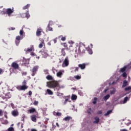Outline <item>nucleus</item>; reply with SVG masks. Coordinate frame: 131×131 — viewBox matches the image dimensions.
<instances>
[{"label": "nucleus", "instance_id": "nucleus-1", "mask_svg": "<svg viewBox=\"0 0 131 131\" xmlns=\"http://www.w3.org/2000/svg\"><path fill=\"white\" fill-rule=\"evenodd\" d=\"M47 86L50 89H54L56 91L60 90V84L57 80H53L47 82Z\"/></svg>", "mask_w": 131, "mask_h": 131}, {"label": "nucleus", "instance_id": "nucleus-2", "mask_svg": "<svg viewBox=\"0 0 131 131\" xmlns=\"http://www.w3.org/2000/svg\"><path fill=\"white\" fill-rule=\"evenodd\" d=\"M22 85H19L17 87L18 91H25V90H27V89H28V86L26 85L27 84L26 83V80H24V81L22 82Z\"/></svg>", "mask_w": 131, "mask_h": 131}, {"label": "nucleus", "instance_id": "nucleus-3", "mask_svg": "<svg viewBox=\"0 0 131 131\" xmlns=\"http://www.w3.org/2000/svg\"><path fill=\"white\" fill-rule=\"evenodd\" d=\"M29 61H30V59H26L25 57H23L22 60V65L23 66H28V64H29Z\"/></svg>", "mask_w": 131, "mask_h": 131}, {"label": "nucleus", "instance_id": "nucleus-4", "mask_svg": "<svg viewBox=\"0 0 131 131\" xmlns=\"http://www.w3.org/2000/svg\"><path fill=\"white\" fill-rule=\"evenodd\" d=\"M37 70H38V66H36L33 68L32 70V76H34L36 74Z\"/></svg>", "mask_w": 131, "mask_h": 131}, {"label": "nucleus", "instance_id": "nucleus-5", "mask_svg": "<svg viewBox=\"0 0 131 131\" xmlns=\"http://www.w3.org/2000/svg\"><path fill=\"white\" fill-rule=\"evenodd\" d=\"M68 65H69V60H68V57H67L64 59L62 66V67H67Z\"/></svg>", "mask_w": 131, "mask_h": 131}, {"label": "nucleus", "instance_id": "nucleus-6", "mask_svg": "<svg viewBox=\"0 0 131 131\" xmlns=\"http://www.w3.org/2000/svg\"><path fill=\"white\" fill-rule=\"evenodd\" d=\"M14 13V8H8L6 9V13L8 16H11Z\"/></svg>", "mask_w": 131, "mask_h": 131}, {"label": "nucleus", "instance_id": "nucleus-7", "mask_svg": "<svg viewBox=\"0 0 131 131\" xmlns=\"http://www.w3.org/2000/svg\"><path fill=\"white\" fill-rule=\"evenodd\" d=\"M41 32H42V29L41 27H39L37 29L36 33V36H40V35H41Z\"/></svg>", "mask_w": 131, "mask_h": 131}, {"label": "nucleus", "instance_id": "nucleus-8", "mask_svg": "<svg viewBox=\"0 0 131 131\" xmlns=\"http://www.w3.org/2000/svg\"><path fill=\"white\" fill-rule=\"evenodd\" d=\"M129 65H126L124 66L123 68H121L120 69V72H122V73H124V72L125 71V70H126V69H129Z\"/></svg>", "mask_w": 131, "mask_h": 131}, {"label": "nucleus", "instance_id": "nucleus-9", "mask_svg": "<svg viewBox=\"0 0 131 131\" xmlns=\"http://www.w3.org/2000/svg\"><path fill=\"white\" fill-rule=\"evenodd\" d=\"M11 67H12L13 69H18V68H19V64L16 62H14L11 64Z\"/></svg>", "mask_w": 131, "mask_h": 131}, {"label": "nucleus", "instance_id": "nucleus-10", "mask_svg": "<svg viewBox=\"0 0 131 131\" xmlns=\"http://www.w3.org/2000/svg\"><path fill=\"white\" fill-rule=\"evenodd\" d=\"M12 115L14 117H16L19 115V113L18 112V110H15L12 112Z\"/></svg>", "mask_w": 131, "mask_h": 131}, {"label": "nucleus", "instance_id": "nucleus-11", "mask_svg": "<svg viewBox=\"0 0 131 131\" xmlns=\"http://www.w3.org/2000/svg\"><path fill=\"white\" fill-rule=\"evenodd\" d=\"M43 58H47L48 57V51L44 50L41 52Z\"/></svg>", "mask_w": 131, "mask_h": 131}, {"label": "nucleus", "instance_id": "nucleus-12", "mask_svg": "<svg viewBox=\"0 0 131 131\" xmlns=\"http://www.w3.org/2000/svg\"><path fill=\"white\" fill-rule=\"evenodd\" d=\"M31 120L33 122H36V120H37L36 115H33L31 116Z\"/></svg>", "mask_w": 131, "mask_h": 131}, {"label": "nucleus", "instance_id": "nucleus-13", "mask_svg": "<svg viewBox=\"0 0 131 131\" xmlns=\"http://www.w3.org/2000/svg\"><path fill=\"white\" fill-rule=\"evenodd\" d=\"M79 68H80L82 70L85 69V63L79 64H78Z\"/></svg>", "mask_w": 131, "mask_h": 131}, {"label": "nucleus", "instance_id": "nucleus-14", "mask_svg": "<svg viewBox=\"0 0 131 131\" xmlns=\"http://www.w3.org/2000/svg\"><path fill=\"white\" fill-rule=\"evenodd\" d=\"M127 85H128V82H127V81H126V80H124L123 82V85L122 86V89H123V88L127 86Z\"/></svg>", "mask_w": 131, "mask_h": 131}, {"label": "nucleus", "instance_id": "nucleus-15", "mask_svg": "<svg viewBox=\"0 0 131 131\" xmlns=\"http://www.w3.org/2000/svg\"><path fill=\"white\" fill-rule=\"evenodd\" d=\"M28 112L31 114V113H34V112H36V110H35L34 108H31V109L28 110Z\"/></svg>", "mask_w": 131, "mask_h": 131}, {"label": "nucleus", "instance_id": "nucleus-16", "mask_svg": "<svg viewBox=\"0 0 131 131\" xmlns=\"http://www.w3.org/2000/svg\"><path fill=\"white\" fill-rule=\"evenodd\" d=\"M58 38L61 39L62 41H65L66 40V36H63V35H60L58 37Z\"/></svg>", "mask_w": 131, "mask_h": 131}, {"label": "nucleus", "instance_id": "nucleus-17", "mask_svg": "<svg viewBox=\"0 0 131 131\" xmlns=\"http://www.w3.org/2000/svg\"><path fill=\"white\" fill-rule=\"evenodd\" d=\"M32 51H34V47L33 45L31 46L30 48L27 49V52H32Z\"/></svg>", "mask_w": 131, "mask_h": 131}, {"label": "nucleus", "instance_id": "nucleus-18", "mask_svg": "<svg viewBox=\"0 0 131 131\" xmlns=\"http://www.w3.org/2000/svg\"><path fill=\"white\" fill-rule=\"evenodd\" d=\"M71 119H72V117L70 116H67L63 118L64 121H69Z\"/></svg>", "mask_w": 131, "mask_h": 131}, {"label": "nucleus", "instance_id": "nucleus-19", "mask_svg": "<svg viewBox=\"0 0 131 131\" xmlns=\"http://www.w3.org/2000/svg\"><path fill=\"white\" fill-rule=\"evenodd\" d=\"M95 121H94V123H99L100 122V119L98 117H95L94 118Z\"/></svg>", "mask_w": 131, "mask_h": 131}, {"label": "nucleus", "instance_id": "nucleus-20", "mask_svg": "<svg viewBox=\"0 0 131 131\" xmlns=\"http://www.w3.org/2000/svg\"><path fill=\"white\" fill-rule=\"evenodd\" d=\"M66 55V53L65 52V48H63L61 49V56L65 57Z\"/></svg>", "mask_w": 131, "mask_h": 131}, {"label": "nucleus", "instance_id": "nucleus-21", "mask_svg": "<svg viewBox=\"0 0 131 131\" xmlns=\"http://www.w3.org/2000/svg\"><path fill=\"white\" fill-rule=\"evenodd\" d=\"M56 75L57 76V77H62V75H63V73H62V72L60 71L58 72L57 74Z\"/></svg>", "mask_w": 131, "mask_h": 131}, {"label": "nucleus", "instance_id": "nucleus-22", "mask_svg": "<svg viewBox=\"0 0 131 131\" xmlns=\"http://www.w3.org/2000/svg\"><path fill=\"white\" fill-rule=\"evenodd\" d=\"M63 47H64V48H67V51H69V50H71V49H70V48H72V46H70V48H68V45H67V43H63Z\"/></svg>", "mask_w": 131, "mask_h": 131}, {"label": "nucleus", "instance_id": "nucleus-23", "mask_svg": "<svg viewBox=\"0 0 131 131\" xmlns=\"http://www.w3.org/2000/svg\"><path fill=\"white\" fill-rule=\"evenodd\" d=\"M110 98V95L107 94L104 97L103 99L106 102L107 101V100H108V99H109Z\"/></svg>", "mask_w": 131, "mask_h": 131}, {"label": "nucleus", "instance_id": "nucleus-24", "mask_svg": "<svg viewBox=\"0 0 131 131\" xmlns=\"http://www.w3.org/2000/svg\"><path fill=\"white\" fill-rule=\"evenodd\" d=\"M46 78H47V79H48V80H52V81L53 80V76H51L50 75H48L46 77Z\"/></svg>", "mask_w": 131, "mask_h": 131}, {"label": "nucleus", "instance_id": "nucleus-25", "mask_svg": "<svg viewBox=\"0 0 131 131\" xmlns=\"http://www.w3.org/2000/svg\"><path fill=\"white\" fill-rule=\"evenodd\" d=\"M30 7V4H27V5L24 6L23 10H27V9H29Z\"/></svg>", "mask_w": 131, "mask_h": 131}, {"label": "nucleus", "instance_id": "nucleus-26", "mask_svg": "<svg viewBox=\"0 0 131 131\" xmlns=\"http://www.w3.org/2000/svg\"><path fill=\"white\" fill-rule=\"evenodd\" d=\"M130 90H131L130 86H127L124 89L125 92H129V91H130Z\"/></svg>", "mask_w": 131, "mask_h": 131}, {"label": "nucleus", "instance_id": "nucleus-27", "mask_svg": "<svg viewBox=\"0 0 131 131\" xmlns=\"http://www.w3.org/2000/svg\"><path fill=\"white\" fill-rule=\"evenodd\" d=\"M47 92L48 95H52L53 94V92L50 89H47Z\"/></svg>", "mask_w": 131, "mask_h": 131}, {"label": "nucleus", "instance_id": "nucleus-28", "mask_svg": "<svg viewBox=\"0 0 131 131\" xmlns=\"http://www.w3.org/2000/svg\"><path fill=\"white\" fill-rule=\"evenodd\" d=\"M72 100H76L77 99V96L75 95H72L71 97Z\"/></svg>", "mask_w": 131, "mask_h": 131}, {"label": "nucleus", "instance_id": "nucleus-29", "mask_svg": "<svg viewBox=\"0 0 131 131\" xmlns=\"http://www.w3.org/2000/svg\"><path fill=\"white\" fill-rule=\"evenodd\" d=\"M69 101V97H66V100L63 103L64 105H66V104L67 103V102Z\"/></svg>", "mask_w": 131, "mask_h": 131}, {"label": "nucleus", "instance_id": "nucleus-30", "mask_svg": "<svg viewBox=\"0 0 131 131\" xmlns=\"http://www.w3.org/2000/svg\"><path fill=\"white\" fill-rule=\"evenodd\" d=\"M112 113V111L109 110L107 112V113L106 114H104V115H105V116H108V115H109V114H110Z\"/></svg>", "mask_w": 131, "mask_h": 131}, {"label": "nucleus", "instance_id": "nucleus-31", "mask_svg": "<svg viewBox=\"0 0 131 131\" xmlns=\"http://www.w3.org/2000/svg\"><path fill=\"white\" fill-rule=\"evenodd\" d=\"M98 100V99L97 98V97H95L94 98L93 101V104H94V105H95V104H97V100Z\"/></svg>", "mask_w": 131, "mask_h": 131}, {"label": "nucleus", "instance_id": "nucleus-32", "mask_svg": "<svg viewBox=\"0 0 131 131\" xmlns=\"http://www.w3.org/2000/svg\"><path fill=\"white\" fill-rule=\"evenodd\" d=\"M75 78H76V79H77V80H78L79 79H80V78H81V76H74Z\"/></svg>", "mask_w": 131, "mask_h": 131}, {"label": "nucleus", "instance_id": "nucleus-33", "mask_svg": "<svg viewBox=\"0 0 131 131\" xmlns=\"http://www.w3.org/2000/svg\"><path fill=\"white\" fill-rule=\"evenodd\" d=\"M50 24H48L47 28H48V30L49 31H53V28H51V27H50Z\"/></svg>", "mask_w": 131, "mask_h": 131}, {"label": "nucleus", "instance_id": "nucleus-34", "mask_svg": "<svg viewBox=\"0 0 131 131\" xmlns=\"http://www.w3.org/2000/svg\"><path fill=\"white\" fill-rule=\"evenodd\" d=\"M127 100H128V97H125L124 99L123 103H126L127 102Z\"/></svg>", "mask_w": 131, "mask_h": 131}, {"label": "nucleus", "instance_id": "nucleus-35", "mask_svg": "<svg viewBox=\"0 0 131 131\" xmlns=\"http://www.w3.org/2000/svg\"><path fill=\"white\" fill-rule=\"evenodd\" d=\"M52 72L54 74H56V72H57V70H56V69H55V68H53L52 69Z\"/></svg>", "mask_w": 131, "mask_h": 131}, {"label": "nucleus", "instance_id": "nucleus-36", "mask_svg": "<svg viewBox=\"0 0 131 131\" xmlns=\"http://www.w3.org/2000/svg\"><path fill=\"white\" fill-rule=\"evenodd\" d=\"M122 76H123V77L126 78V77H127V74H126V72H124L122 74Z\"/></svg>", "mask_w": 131, "mask_h": 131}, {"label": "nucleus", "instance_id": "nucleus-37", "mask_svg": "<svg viewBox=\"0 0 131 131\" xmlns=\"http://www.w3.org/2000/svg\"><path fill=\"white\" fill-rule=\"evenodd\" d=\"M16 40H18V41L21 40V36H16Z\"/></svg>", "mask_w": 131, "mask_h": 131}, {"label": "nucleus", "instance_id": "nucleus-38", "mask_svg": "<svg viewBox=\"0 0 131 131\" xmlns=\"http://www.w3.org/2000/svg\"><path fill=\"white\" fill-rule=\"evenodd\" d=\"M33 105H34L35 106H37V105H38V101L35 100L33 103Z\"/></svg>", "mask_w": 131, "mask_h": 131}, {"label": "nucleus", "instance_id": "nucleus-39", "mask_svg": "<svg viewBox=\"0 0 131 131\" xmlns=\"http://www.w3.org/2000/svg\"><path fill=\"white\" fill-rule=\"evenodd\" d=\"M4 114L5 117L6 119H7V118H8V115H7L8 113H7V112H4Z\"/></svg>", "mask_w": 131, "mask_h": 131}, {"label": "nucleus", "instance_id": "nucleus-40", "mask_svg": "<svg viewBox=\"0 0 131 131\" xmlns=\"http://www.w3.org/2000/svg\"><path fill=\"white\" fill-rule=\"evenodd\" d=\"M7 131H14V128L10 127L7 129Z\"/></svg>", "mask_w": 131, "mask_h": 131}, {"label": "nucleus", "instance_id": "nucleus-41", "mask_svg": "<svg viewBox=\"0 0 131 131\" xmlns=\"http://www.w3.org/2000/svg\"><path fill=\"white\" fill-rule=\"evenodd\" d=\"M20 43V41L16 40H15V44L16 46H19V44Z\"/></svg>", "mask_w": 131, "mask_h": 131}, {"label": "nucleus", "instance_id": "nucleus-42", "mask_svg": "<svg viewBox=\"0 0 131 131\" xmlns=\"http://www.w3.org/2000/svg\"><path fill=\"white\" fill-rule=\"evenodd\" d=\"M26 17L27 18H29L30 17V15H29V13L28 12L26 13Z\"/></svg>", "mask_w": 131, "mask_h": 131}, {"label": "nucleus", "instance_id": "nucleus-43", "mask_svg": "<svg viewBox=\"0 0 131 131\" xmlns=\"http://www.w3.org/2000/svg\"><path fill=\"white\" fill-rule=\"evenodd\" d=\"M62 115V113L60 112H57L56 113V116H61Z\"/></svg>", "mask_w": 131, "mask_h": 131}, {"label": "nucleus", "instance_id": "nucleus-44", "mask_svg": "<svg viewBox=\"0 0 131 131\" xmlns=\"http://www.w3.org/2000/svg\"><path fill=\"white\" fill-rule=\"evenodd\" d=\"M110 94L111 95H114V94H115V90H114L111 91Z\"/></svg>", "mask_w": 131, "mask_h": 131}, {"label": "nucleus", "instance_id": "nucleus-45", "mask_svg": "<svg viewBox=\"0 0 131 131\" xmlns=\"http://www.w3.org/2000/svg\"><path fill=\"white\" fill-rule=\"evenodd\" d=\"M23 30H20V31H19V34L20 35H23Z\"/></svg>", "mask_w": 131, "mask_h": 131}, {"label": "nucleus", "instance_id": "nucleus-46", "mask_svg": "<svg viewBox=\"0 0 131 131\" xmlns=\"http://www.w3.org/2000/svg\"><path fill=\"white\" fill-rule=\"evenodd\" d=\"M91 111H92V108H89L88 111V113L89 114H91Z\"/></svg>", "mask_w": 131, "mask_h": 131}, {"label": "nucleus", "instance_id": "nucleus-47", "mask_svg": "<svg viewBox=\"0 0 131 131\" xmlns=\"http://www.w3.org/2000/svg\"><path fill=\"white\" fill-rule=\"evenodd\" d=\"M4 73V70L0 68V74H3Z\"/></svg>", "mask_w": 131, "mask_h": 131}, {"label": "nucleus", "instance_id": "nucleus-48", "mask_svg": "<svg viewBox=\"0 0 131 131\" xmlns=\"http://www.w3.org/2000/svg\"><path fill=\"white\" fill-rule=\"evenodd\" d=\"M11 106L13 109H15V105L13 103H11Z\"/></svg>", "mask_w": 131, "mask_h": 131}, {"label": "nucleus", "instance_id": "nucleus-49", "mask_svg": "<svg viewBox=\"0 0 131 131\" xmlns=\"http://www.w3.org/2000/svg\"><path fill=\"white\" fill-rule=\"evenodd\" d=\"M3 110H0V116H3Z\"/></svg>", "mask_w": 131, "mask_h": 131}, {"label": "nucleus", "instance_id": "nucleus-50", "mask_svg": "<svg viewBox=\"0 0 131 131\" xmlns=\"http://www.w3.org/2000/svg\"><path fill=\"white\" fill-rule=\"evenodd\" d=\"M42 47H43V45H42V43H40L39 45V49H41V48H42Z\"/></svg>", "mask_w": 131, "mask_h": 131}, {"label": "nucleus", "instance_id": "nucleus-51", "mask_svg": "<svg viewBox=\"0 0 131 131\" xmlns=\"http://www.w3.org/2000/svg\"><path fill=\"white\" fill-rule=\"evenodd\" d=\"M44 72L45 74H49V72L48 71V70H45Z\"/></svg>", "mask_w": 131, "mask_h": 131}, {"label": "nucleus", "instance_id": "nucleus-52", "mask_svg": "<svg viewBox=\"0 0 131 131\" xmlns=\"http://www.w3.org/2000/svg\"><path fill=\"white\" fill-rule=\"evenodd\" d=\"M1 14H2V15H6V14H7V11H6V12H5V11H2V12H1Z\"/></svg>", "mask_w": 131, "mask_h": 131}, {"label": "nucleus", "instance_id": "nucleus-53", "mask_svg": "<svg viewBox=\"0 0 131 131\" xmlns=\"http://www.w3.org/2000/svg\"><path fill=\"white\" fill-rule=\"evenodd\" d=\"M69 43H70V45H73V43H74V42H73V41H69Z\"/></svg>", "mask_w": 131, "mask_h": 131}, {"label": "nucleus", "instance_id": "nucleus-54", "mask_svg": "<svg viewBox=\"0 0 131 131\" xmlns=\"http://www.w3.org/2000/svg\"><path fill=\"white\" fill-rule=\"evenodd\" d=\"M103 113V112L102 111H98L97 112V114H102Z\"/></svg>", "mask_w": 131, "mask_h": 131}, {"label": "nucleus", "instance_id": "nucleus-55", "mask_svg": "<svg viewBox=\"0 0 131 131\" xmlns=\"http://www.w3.org/2000/svg\"><path fill=\"white\" fill-rule=\"evenodd\" d=\"M28 95H29V96H31V95H32V92H31V91H29L28 92Z\"/></svg>", "mask_w": 131, "mask_h": 131}, {"label": "nucleus", "instance_id": "nucleus-56", "mask_svg": "<svg viewBox=\"0 0 131 131\" xmlns=\"http://www.w3.org/2000/svg\"><path fill=\"white\" fill-rule=\"evenodd\" d=\"M27 74V73L26 72H24L22 73V75L25 76Z\"/></svg>", "mask_w": 131, "mask_h": 131}, {"label": "nucleus", "instance_id": "nucleus-57", "mask_svg": "<svg viewBox=\"0 0 131 131\" xmlns=\"http://www.w3.org/2000/svg\"><path fill=\"white\" fill-rule=\"evenodd\" d=\"M78 69H79V68H78V67H76L75 68V72H76V71H78Z\"/></svg>", "mask_w": 131, "mask_h": 131}, {"label": "nucleus", "instance_id": "nucleus-58", "mask_svg": "<svg viewBox=\"0 0 131 131\" xmlns=\"http://www.w3.org/2000/svg\"><path fill=\"white\" fill-rule=\"evenodd\" d=\"M57 38H56L55 39H54L53 40V41H54V43H56V42H57Z\"/></svg>", "mask_w": 131, "mask_h": 131}, {"label": "nucleus", "instance_id": "nucleus-59", "mask_svg": "<svg viewBox=\"0 0 131 131\" xmlns=\"http://www.w3.org/2000/svg\"><path fill=\"white\" fill-rule=\"evenodd\" d=\"M80 53H81V51H80V47H79L78 49V54H80Z\"/></svg>", "mask_w": 131, "mask_h": 131}, {"label": "nucleus", "instance_id": "nucleus-60", "mask_svg": "<svg viewBox=\"0 0 131 131\" xmlns=\"http://www.w3.org/2000/svg\"><path fill=\"white\" fill-rule=\"evenodd\" d=\"M10 30H15V28L11 27Z\"/></svg>", "mask_w": 131, "mask_h": 131}, {"label": "nucleus", "instance_id": "nucleus-61", "mask_svg": "<svg viewBox=\"0 0 131 131\" xmlns=\"http://www.w3.org/2000/svg\"><path fill=\"white\" fill-rule=\"evenodd\" d=\"M34 55H35V54H34V52L31 53V56H34Z\"/></svg>", "mask_w": 131, "mask_h": 131}, {"label": "nucleus", "instance_id": "nucleus-62", "mask_svg": "<svg viewBox=\"0 0 131 131\" xmlns=\"http://www.w3.org/2000/svg\"><path fill=\"white\" fill-rule=\"evenodd\" d=\"M121 131H127V130L126 129H121Z\"/></svg>", "mask_w": 131, "mask_h": 131}, {"label": "nucleus", "instance_id": "nucleus-63", "mask_svg": "<svg viewBox=\"0 0 131 131\" xmlns=\"http://www.w3.org/2000/svg\"><path fill=\"white\" fill-rule=\"evenodd\" d=\"M31 131H37V130L35 129H31Z\"/></svg>", "mask_w": 131, "mask_h": 131}, {"label": "nucleus", "instance_id": "nucleus-64", "mask_svg": "<svg viewBox=\"0 0 131 131\" xmlns=\"http://www.w3.org/2000/svg\"><path fill=\"white\" fill-rule=\"evenodd\" d=\"M129 65V68L130 69L131 68V61H130V63L129 64H128Z\"/></svg>", "mask_w": 131, "mask_h": 131}]
</instances>
